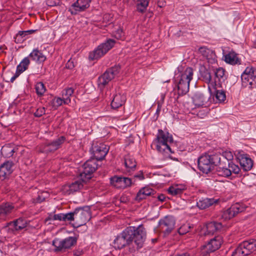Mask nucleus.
Here are the masks:
<instances>
[{"mask_svg": "<svg viewBox=\"0 0 256 256\" xmlns=\"http://www.w3.org/2000/svg\"><path fill=\"white\" fill-rule=\"evenodd\" d=\"M119 236L124 239L128 246L134 242L135 246L130 250L132 252L143 246L146 237V232L144 226L140 224L138 226L127 227Z\"/></svg>", "mask_w": 256, "mask_h": 256, "instance_id": "nucleus-1", "label": "nucleus"}, {"mask_svg": "<svg viewBox=\"0 0 256 256\" xmlns=\"http://www.w3.org/2000/svg\"><path fill=\"white\" fill-rule=\"evenodd\" d=\"M194 76L193 69L190 67L184 68L179 66L174 72V90H177L178 96L186 94L188 91L190 82L192 80Z\"/></svg>", "mask_w": 256, "mask_h": 256, "instance_id": "nucleus-2", "label": "nucleus"}, {"mask_svg": "<svg viewBox=\"0 0 256 256\" xmlns=\"http://www.w3.org/2000/svg\"><path fill=\"white\" fill-rule=\"evenodd\" d=\"M173 142L172 136L167 132L158 130L156 138L152 144V146H154L158 152L165 157L171 158L170 154L173 152L170 146V144Z\"/></svg>", "mask_w": 256, "mask_h": 256, "instance_id": "nucleus-3", "label": "nucleus"}, {"mask_svg": "<svg viewBox=\"0 0 256 256\" xmlns=\"http://www.w3.org/2000/svg\"><path fill=\"white\" fill-rule=\"evenodd\" d=\"M220 154H205L200 156L198 160V169L205 174H208L215 166L220 164Z\"/></svg>", "mask_w": 256, "mask_h": 256, "instance_id": "nucleus-4", "label": "nucleus"}, {"mask_svg": "<svg viewBox=\"0 0 256 256\" xmlns=\"http://www.w3.org/2000/svg\"><path fill=\"white\" fill-rule=\"evenodd\" d=\"M120 69V66L116 65L108 68L102 74L99 76L98 80V88L101 92H103L106 86L118 75Z\"/></svg>", "mask_w": 256, "mask_h": 256, "instance_id": "nucleus-5", "label": "nucleus"}, {"mask_svg": "<svg viewBox=\"0 0 256 256\" xmlns=\"http://www.w3.org/2000/svg\"><path fill=\"white\" fill-rule=\"evenodd\" d=\"M256 251V239L250 238L240 243L232 256H247Z\"/></svg>", "mask_w": 256, "mask_h": 256, "instance_id": "nucleus-6", "label": "nucleus"}, {"mask_svg": "<svg viewBox=\"0 0 256 256\" xmlns=\"http://www.w3.org/2000/svg\"><path fill=\"white\" fill-rule=\"evenodd\" d=\"M74 227L84 225L91 218L90 208L88 206L76 208L74 211Z\"/></svg>", "mask_w": 256, "mask_h": 256, "instance_id": "nucleus-7", "label": "nucleus"}, {"mask_svg": "<svg viewBox=\"0 0 256 256\" xmlns=\"http://www.w3.org/2000/svg\"><path fill=\"white\" fill-rule=\"evenodd\" d=\"M116 41L112 39H108L104 42L98 46L89 54L88 58L90 60H98L106 54L114 45Z\"/></svg>", "mask_w": 256, "mask_h": 256, "instance_id": "nucleus-8", "label": "nucleus"}, {"mask_svg": "<svg viewBox=\"0 0 256 256\" xmlns=\"http://www.w3.org/2000/svg\"><path fill=\"white\" fill-rule=\"evenodd\" d=\"M96 160L94 158L86 162L80 169V176L83 182H87L91 178L92 175L98 168Z\"/></svg>", "mask_w": 256, "mask_h": 256, "instance_id": "nucleus-9", "label": "nucleus"}, {"mask_svg": "<svg viewBox=\"0 0 256 256\" xmlns=\"http://www.w3.org/2000/svg\"><path fill=\"white\" fill-rule=\"evenodd\" d=\"M242 84L252 88L256 86V68L248 66L241 75Z\"/></svg>", "mask_w": 256, "mask_h": 256, "instance_id": "nucleus-10", "label": "nucleus"}, {"mask_svg": "<svg viewBox=\"0 0 256 256\" xmlns=\"http://www.w3.org/2000/svg\"><path fill=\"white\" fill-rule=\"evenodd\" d=\"M77 238L75 236H68L64 239L54 238L52 245L54 246L55 252L65 251L76 244Z\"/></svg>", "mask_w": 256, "mask_h": 256, "instance_id": "nucleus-11", "label": "nucleus"}, {"mask_svg": "<svg viewBox=\"0 0 256 256\" xmlns=\"http://www.w3.org/2000/svg\"><path fill=\"white\" fill-rule=\"evenodd\" d=\"M220 166L216 168L217 174L224 178L232 176V174H238L240 172L239 166L232 162H228V168L222 166L220 162Z\"/></svg>", "mask_w": 256, "mask_h": 256, "instance_id": "nucleus-12", "label": "nucleus"}, {"mask_svg": "<svg viewBox=\"0 0 256 256\" xmlns=\"http://www.w3.org/2000/svg\"><path fill=\"white\" fill-rule=\"evenodd\" d=\"M109 150V147L102 143L93 142L90 149L91 154L96 160H103Z\"/></svg>", "mask_w": 256, "mask_h": 256, "instance_id": "nucleus-13", "label": "nucleus"}, {"mask_svg": "<svg viewBox=\"0 0 256 256\" xmlns=\"http://www.w3.org/2000/svg\"><path fill=\"white\" fill-rule=\"evenodd\" d=\"M159 228L165 236L168 235L173 230L175 225V220L172 216H166L160 220Z\"/></svg>", "mask_w": 256, "mask_h": 256, "instance_id": "nucleus-14", "label": "nucleus"}, {"mask_svg": "<svg viewBox=\"0 0 256 256\" xmlns=\"http://www.w3.org/2000/svg\"><path fill=\"white\" fill-rule=\"evenodd\" d=\"M246 207L243 204L240 203H236L231 206L226 210L224 211L222 214V218L224 220H230L237 214L244 211Z\"/></svg>", "mask_w": 256, "mask_h": 256, "instance_id": "nucleus-15", "label": "nucleus"}, {"mask_svg": "<svg viewBox=\"0 0 256 256\" xmlns=\"http://www.w3.org/2000/svg\"><path fill=\"white\" fill-rule=\"evenodd\" d=\"M110 180V184L117 188L124 189L132 184V180L127 177L114 176Z\"/></svg>", "mask_w": 256, "mask_h": 256, "instance_id": "nucleus-16", "label": "nucleus"}, {"mask_svg": "<svg viewBox=\"0 0 256 256\" xmlns=\"http://www.w3.org/2000/svg\"><path fill=\"white\" fill-rule=\"evenodd\" d=\"M236 156L244 170L248 171L251 170L253 166V161L248 154L242 151L238 152Z\"/></svg>", "mask_w": 256, "mask_h": 256, "instance_id": "nucleus-17", "label": "nucleus"}, {"mask_svg": "<svg viewBox=\"0 0 256 256\" xmlns=\"http://www.w3.org/2000/svg\"><path fill=\"white\" fill-rule=\"evenodd\" d=\"M222 240L220 236H215L206 245L203 246L202 250L206 253L212 252L218 250L222 243Z\"/></svg>", "mask_w": 256, "mask_h": 256, "instance_id": "nucleus-18", "label": "nucleus"}, {"mask_svg": "<svg viewBox=\"0 0 256 256\" xmlns=\"http://www.w3.org/2000/svg\"><path fill=\"white\" fill-rule=\"evenodd\" d=\"M225 72V70L222 68H218L214 70V82L211 84V85L222 88V84L226 78Z\"/></svg>", "mask_w": 256, "mask_h": 256, "instance_id": "nucleus-19", "label": "nucleus"}, {"mask_svg": "<svg viewBox=\"0 0 256 256\" xmlns=\"http://www.w3.org/2000/svg\"><path fill=\"white\" fill-rule=\"evenodd\" d=\"M84 182L82 179L75 180L70 184L66 185L62 188L63 192L65 194H70L78 191L83 187Z\"/></svg>", "mask_w": 256, "mask_h": 256, "instance_id": "nucleus-20", "label": "nucleus"}, {"mask_svg": "<svg viewBox=\"0 0 256 256\" xmlns=\"http://www.w3.org/2000/svg\"><path fill=\"white\" fill-rule=\"evenodd\" d=\"M65 140L66 138L64 136H60L52 142L47 143L44 147V151L46 152H52L57 150L61 146Z\"/></svg>", "mask_w": 256, "mask_h": 256, "instance_id": "nucleus-21", "label": "nucleus"}, {"mask_svg": "<svg viewBox=\"0 0 256 256\" xmlns=\"http://www.w3.org/2000/svg\"><path fill=\"white\" fill-rule=\"evenodd\" d=\"M50 220H58L60 221L64 222H74L73 225L74 226V212H67L66 214L60 213L58 214H55L50 218Z\"/></svg>", "mask_w": 256, "mask_h": 256, "instance_id": "nucleus-22", "label": "nucleus"}, {"mask_svg": "<svg viewBox=\"0 0 256 256\" xmlns=\"http://www.w3.org/2000/svg\"><path fill=\"white\" fill-rule=\"evenodd\" d=\"M198 51L208 60V62L213 63L216 61V56L214 51L206 46H202L199 48Z\"/></svg>", "mask_w": 256, "mask_h": 256, "instance_id": "nucleus-23", "label": "nucleus"}, {"mask_svg": "<svg viewBox=\"0 0 256 256\" xmlns=\"http://www.w3.org/2000/svg\"><path fill=\"white\" fill-rule=\"evenodd\" d=\"M222 228V224L221 222H212L208 223L206 225V235L214 234L216 232L220 231Z\"/></svg>", "mask_w": 256, "mask_h": 256, "instance_id": "nucleus-24", "label": "nucleus"}, {"mask_svg": "<svg viewBox=\"0 0 256 256\" xmlns=\"http://www.w3.org/2000/svg\"><path fill=\"white\" fill-rule=\"evenodd\" d=\"M126 101V96L120 94H116L111 102V106L113 109H117L121 107Z\"/></svg>", "mask_w": 256, "mask_h": 256, "instance_id": "nucleus-25", "label": "nucleus"}, {"mask_svg": "<svg viewBox=\"0 0 256 256\" xmlns=\"http://www.w3.org/2000/svg\"><path fill=\"white\" fill-rule=\"evenodd\" d=\"M14 208L13 205L10 203H6L0 205V219L5 220Z\"/></svg>", "mask_w": 256, "mask_h": 256, "instance_id": "nucleus-26", "label": "nucleus"}, {"mask_svg": "<svg viewBox=\"0 0 256 256\" xmlns=\"http://www.w3.org/2000/svg\"><path fill=\"white\" fill-rule=\"evenodd\" d=\"M28 56L37 62H42L46 60V56L38 48L33 50Z\"/></svg>", "mask_w": 256, "mask_h": 256, "instance_id": "nucleus-27", "label": "nucleus"}, {"mask_svg": "<svg viewBox=\"0 0 256 256\" xmlns=\"http://www.w3.org/2000/svg\"><path fill=\"white\" fill-rule=\"evenodd\" d=\"M27 224L26 220L22 218H20L9 223V225L13 226L16 230H22L24 228L26 227Z\"/></svg>", "mask_w": 256, "mask_h": 256, "instance_id": "nucleus-28", "label": "nucleus"}, {"mask_svg": "<svg viewBox=\"0 0 256 256\" xmlns=\"http://www.w3.org/2000/svg\"><path fill=\"white\" fill-rule=\"evenodd\" d=\"M217 202L214 198H204L197 202V206L200 210L206 209Z\"/></svg>", "mask_w": 256, "mask_h": 256, "instance_id": "nucleus-29", "label": "nucleus"}, {"mask_svg": "<svg viewBox=\"0 0 256 256\" xmlns=\"http://www.w3.org/2000/svg\"><path fill=\"white\" fill-rule=\"evenodd\" d=\"M154 190L148 187L141 188L136 194V199L138 200H141L145 199L148 196L153 194Z\"/></svg>", "mask_w": 256, "mask_h": 256, "instance_id": "nucleus-30", "label": "nucleus"}, {"mask_svg": "<svg viewBox=\"0 0 256 256\" xmlns=\"http://www.w3.org/2000/svg\"><path fill=\"white\" fill-rule=\"evenodd\" d=\"M12 162L7 161L2 164L0 166V176H6L12 172Z\"/></svg>", "mask_w": 256, "mask_h": 256, "instance_id": "nucleus-31", "label": "nucleus"}, {"mask_svg": "<svg viewBox=\"0 0 256 256\" xmlns=\"http://www.w3.org/2000/svg\"><path fill=\"white\" fill-rule=\"evenodd\" d=\"M224 60L226 62L232 65L240 64V60L238 57L237 54L234 52H229L224 56Z\"/></svg>", "mask_w": 256, "mask_h": 256, "instance_id": "nucleus-32", "label": "nucleus"}, {"mask_svg": "<svg viewBox=\"0 0 256 256\" xmlns=\"http://www.w3.org/2000/svg\"><path fill=\"white\" fill-rule=\"evenodd\" d=\"M84 7L85 6H82L80 2L76 0V2L71 5L68 9V12H70L72 15H76L80 12L86 10V9Z\"/></svg>", "mask_w": 256, "mask_h": 256, "instance_id": "nucleus-33", "label": "nucleus"}, {"mask_svg": "<svg viewBox=\"0 0 256 256\" xmlns=\"http://www.w3.org/2000/svg\"><path fill=\"white\" fill-rule=\"evenodd\" d=\"M214 89L215 97L217 100L220 102H224L226 98L225 92L222 88H220L216 86H212Z\"/></svg>", "mask_w": 256, "mask_h": 256, "instance_id": "nucleus-34", "label": "nucleus"}, {"mask_svg": "<svg viewBox=\"0 0 256 256\" xmlns=\"http://www.w3.org/2000/svg\"><path fill=\"white\" fill-rule=\"evenodd\" d=\"M193 102L196 106H202L206 104V98L202 94H196L194 95Z\"/></svg>", "mask_w": 256, "mask_h": 256, "instance_id": "nucleus-35", "label": "nucleus"}, {"mask_svg": "<svg viewBox=\"0 0 256 256\" xmlns=\"http://www.w3.org/2000/svg\"><path fill=\"white\" fill-rule=\"evenodd\" d=\"M200 72L201 76L205 82L210 84L212 80V76L209 70L203 66L200 68Z\"/></svg>", "mask_w": 256, "mask_h": 256, "instance_id": "nucleus-36", "label": "nucleus"}, {"mask_svg": "<svg viewBox=\"0 0 256 256\" xmlns=\"http://www.w3.org/2000/svg\"><path fill=\"white\" fill-rule=\"evenodd\" d=\"M74 90L69 88L62 91V98H64V104H68L70 102V96L73 94Z\"/></svg>", "mask_w": 256, "mask_h": 256, "instance_id": "nucleus-37", "label": "nucleus"}, {"mask_svg": "<svg viewBox=\"0 0 256 256\" xmlns=\"http://www.w3.org/2000/svg\"><path fill=\"white\" fill-rule=\"evenodd\" d=\"M114 247L116 248L122 249L128 246L124 240L119 234L116 237L114 242Z\"/></svg>", "mask_w": 256, "mask_h": 256, "instance_id": "nucleus-38", "label": "nucleus"}, {"mask_svg": "<svg viewBox=\"0 0 256 256\" xmlns=\"http://www.w3.org/2000/svg\"><path fill=\"white\" fill-rule=\"evenodd\" d=\"M124 164L129 169V170H132L136 166L135 160L129 156L125 158Z\"/></svg>", "mask_w": 256, "mask_h": 256, "instance_id": "nucleus-39", "label": "nucleus"}, {"mask_svg": "<svg viewBox=\"0 0 256 256\" xmlns=\"http://www.w3.org/2000/svg\"><path fill=\"white\" fill-rule=\"evenodd\" d=\"M1 152L4 156L10 158L12 156L14 152V150L8 146L6 145L2 147Z\"/></svg>", "mask_w": 256, "mask_h": 256, "instance_id": "nucleus-40", "label": "nucleus"}, {"mask_svg": "<svg viewBox=\"0 0 256 256\" xmlns=\"http://www.w3.org/2000/svg\"><path fill=\"white\" fill-rule=\"evenodd\" d=\"M30 64V61L28 56L26 57L22 60L16 68L20 70V71L24 72L28 69Z\"/></svg>", "mask_w": 256, "mask_h": 256, "instance_id": "nucleus-41", "label": "nucleus"}, {"mask_svg": "<svg viewBox=\"0 0 256 256\" xmlns=\"http://www.w3.org/2000/svg\"><path fill=\"white\" fill-rule=\"evenodd\" d=\"M35 89L36 93L38 96H43L46 91V88L42 82H37L35 85Z\"/></svg>", "mask_w": 256, "mask_h": 256, "instance_id": "nucleus-42", "label": "nucleus"}, {"mask_svg": "<svg viewBox=\"0 0 256 256\" xmlns=\"http://www.w3.org/2000/svg\"><path fill=\"white\" fill-rule=\"evenodd\" d=\"M184 189L180 188L178 186H170L168 191V194L172 196H176L180 194Z\"/></svg>", "mask_w": 256, "mask_h": 256, "instance_id": "nucleus-43", "label": "nucleus"}, {"mask_svg": "<svg viewBox=\"0 0 256 256\" xmlns=\"http://www.w3.org/2000/svg\"><path fill=\"white\" fill-rule=\"evenodd\" d=\"M192 228L190 224H184L182 225L178 230V232L180 235H184L188 232Z\"/></svg>", "mask_w": 256, "mask_h": 256, "instance_id": "nucleus-44", "label": "nucleus"}, {"mask_svg": "<svg viewBox=\"0 0 256 256\" xmlns=\"http://www.w3.org/2000/svg\"><path fill=\"white\" fill-rule=\"evenodd\" d=\"M148 4L145 2H140L138 0L137 4V10L140 12H144L146 9Z\"/></svg>", "mask_w": 256, "mask_h": 256, "instance_id": "nucleus-45", "label": "nucleus"}, {"mask_svg": "<svg viewBox=\"0 0 256 256\" xmlns=\"http://www.w3.org/2000/svg\"><path fill=\"white\" fill-rule=\"evenodd\" d=\"M36 30H28L25 31H19L16 34V37L21 36L22 38H25L26 36L34 33Z\"/></svg>", "mask_w": 256, "mask_h": 256, "instance_id": "nucleus-46", "label": "nucleus"}, {"mask_svg": "<svg viewBox=\"0 0 256 256\" xmlns=\"http://www.w3.org/2000/svg\"><path fill=\"white\" fill-rule=\"evenodd\" d=\"M222 156L226 159L228 162L233 159V154L231 152L225 151L222 152Z\"/></svg>", "mask_w": 256, "mask_h": 256, "instance_id": "nucleus-47", "label": "nucleus"}, {"mask_svg": "<svg viewBox=\"0 0 256 256\" xmlns=\"http://www.w3.org/2000/svg\"><path fill=\"white\" fill-rule=\"evenodd\" d=\"M45 114V110L44 108H40L34 112V115L36 117H40Z\"/></svg>", "mask_w": 256, "mask_h": 256, "instance_id": "nucleus-48", "label": "nucleus"}, {"mask_svg": "<svg viewBox=\"0 0 256 256\" xmlns=\"http://www.w3.org/2000/svg\"><path fill=\"white\" fill-rule=\"evenodd\" d=\"M82 6H85L84 8L86 10L90 6V3L92 0H78Z\"/></svg>", "mask_w": 256, "mask_h": 256, "instance_id": "nucleus-49", "label": "nucleus"}, {"mask_svg": "<svg viewBox=\"0 0 256 256\" xmlns=\"http://www.w3.org/2000/svg\"><path fill=\"white\" fill-rule=\"evenodd\" d=\"M114 36L116 38L119 39L122 38L124 36V32L122 30L121 28H118L114 32Z\"/></svg>", "mask_w": 256, "mask_h": 256, "instance_id": "nucleus-50", "label": "nucleus"}, {"mask_svg": "<svg viewBox=\"0 0 256 256\" xmlns=\"http://www.w3.org/2000/svg\"><path fill=\"white\" fill-rule=\"evenodd\" d=\"M20 70L18 69V68H16L15 74L10 79V82H13L14 81V80L22 72H21Z\"/></svg>", "mask_w": 256, "mask_h": 256, "instance_id": "nucleus-51", "label": "nucleus"}, {"mask_svg": "<svg viewBox=\"0 0 256 256\" xmlns=\"http://www.w3.org/2000/svg\"><path fill=\"white\" fill-rule=\"evenodd\" d=\"M74 67V61L70 59L66 64V68L68 69H72Z\"/></svg>", "mask_w": 256, "mask_h": 256, "instance_id": "nucleus-52", "label": "nucleus"}, {"mask_svg": "<svg viewBox=\"0 0 256 256\" xmlns=\"http://www.w3.org/2000/svg\"><path fill=\"white\" fill-rule=\"evenodd\" d=\"M134 178L142 180L144 179V176L143 172L142 171H139L137 174L134 175Z\"/></svg>", "mask_w": 256, "mask_h": 256, "instance_id": "nucleus-53", "label": "nucleus"}, {"mask_svg": "<svg viewBox=\"0 0 256 256\" xmlns=\"http://www.w3.org/2000/svg\"><path fill=\"white\" fill-rule=\"evenodd\" d=\"M46 4L48 6H54L58 4V0H47Z\"/></svg>", "mask_w": 256, "mask_h": 256, "instance_id": "nucleus-54", "label": "nucleus"}, {"mask_svg": "<svg viewBox=\"0 0 256 256\" xmlns=\"http://www.w3.org/2000/svg\"><path fill=\"white\" fill-rule=\"evenodd\" d=\"M56 102L58 106H60L62 104H64V98H58L56 100Z\"/></svg>", "mask_w": 256, "mask_h": 256, "instance_id": "nucleus-55", "label": "nucleus"}, {"mask_svg": "<svg viewBox=\"0 0 256 256\" xmlns=\"http://www.w3.org/2000/svg\"><path fill=\"white\" fill-rule=\"evenodd\" d=\"M84 254L82 250H78L74 252V254L75 256H80Z\"/></svg>", "mask_w": 256, "mask_h": 256, "instance_id": "nucleus-56", "label": "nucleus"}, {"mask_svg": "<svg viewBox=\"0 0 256 256\" xmlns=\"http://www.w3.org/2000/svg\"><path fill=\"white\" fill-rule=\"evenodd\" d=\"M166 3L164 0H158V6L160 8H163L166 6Z\"/></svg>", "mask_w": 256, "mask_h": 256, "instance_id": "nucleus-57", "label": "nucleus"}, {"mask_svg": "<svg viewBox=\"0 0 256 256\" xmlns=\"http://www.w3.org/2000/svg\"><path fill=\"white\" fill-rule=\"evenodd\" d=\"M45 198L42 195H38L36 198L37 202H43Z\"/></svg>", "mask_w": 256, "mask_h": 256, "instance_id": "nucleus-58", "label": "nucleus"}, {"mask_svg": "<svg viewBox=\"0 0 256 256\" xmlns=\"http://www.w3.org/2000/svg\"><path fill=\"white\" fill-rule=\"evenodd\" d=\"M158 200L164 202L166 198V196L164 194H160L158 196Z\"/></svg>", "mask_w": 256, "mask_h": 256, "instance_id": "nucleus-59", "label": "nucleus"}, {"mask_svg": "<svg viewBox=\"0 0 256 256\" xmlns=\"http://www.w3.org/2000/svg\"><path fill=\"white\" fill-rule=\"evenodd\" d=\"M175 256H190V254L188 252H185L178 254Z\"/></svg>", "mask_w": 256, "mask_h": 256, "instance_id": "nucleus-60", "label": "nucleus"}, {"mask_svg": "<svg viewBox=\"0 0 256 256\" xmlns=\"http://www.w3.org/2000/svg\"><path fill=\"white\" fill-rule=\"evenodd\" d=\"M149 0H140V2H145L146 3H148V4L149 3Z\"/></svg>", "mask_w": 256, "mask_h": 256, "instance_id": "nucleus-61", "label": "nucleus"}, {"mask_svg": "<svg viewBox=\"0 0 256 256\" xmlns=\"http://www.w3.org/2000/svg\"><path fill=\"white\" fill-rule=\"evenodd\" d=\"M254 46L256 48V40L254 42Z\"/></svg>", "mask_w": 256, "mask_h": 256, "instance_id": "nucleus-62", "label": "nucleus"}, {"mask_svg": "<svg viewBox=\"0 0 256 256\" xmlns=\"http://www.w3.org/2000/svg\"><path fill=\"white\" fill-rule=\"evenodd\" d=\"M160 111V108H158V109H157V110H156V114L159 113Z\"/></svg>", "mask_w": 256, "mask_h": 256, "instance_id": "nucleus-63", "label": "nucleus"}, {"mask_svg": "<svg viewBox=\"0 0 256 256\" xmlns=\"http://www.w3.org/2000/svg\"><path fill=\"white\" fill-rule=\"evenodd\" d=\"M157 240L156 239H152L153 242H156Z\"/></svg>", "mask_w": 256, "mask_h": 256, "instance_id": "nucleus-64", "label": "nucleus"}]
</instances>
